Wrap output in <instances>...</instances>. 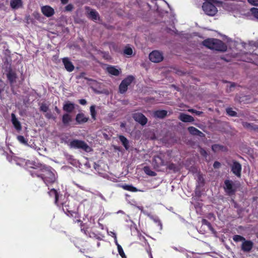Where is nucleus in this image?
Listing matches in <instances>:
<instances>
[{
    "mask_svg": "<svg viewBox=\"0 0 258 258\" xmlns=\"http://www.w3.org/2000/svg\"><path fill=\"white\" fill-rule=\"evenodd\" d=\"M41 171L42 172L41 174H38L36 170L30 171V173L33 177L36 176L40 177L47 186L49 184H52L56 181L57 174L53 168L50 167L44 166L41 169Z\"/></svg>",
    "mask_w": 258,
    "mask_h": 258,
    "instance_id": "obj_1",
    "label": "nucleus"
},
{
    "mask_svg": "<svg viewBox=\"0 0 258 258\" xmlns=\"http://www.w3.org/2000/svg\"><path fill=\"white\" fill-rule=\"evenodd\" d=\"M203 44L206 47L213 50L225 51L227 45L221 40L214 38H209L203 41Z\"/></svg>",
    "mask_w": 258,
    "mask_h": 258,
    "instance_id": "obj_2",
    "label": "nucleus"
},
{
    "mask_svg": "<svg viewBox=\"0 0 258 258\" xmlns=\"http://www.w3.org/2000/svg\"><path fill=\"white\" fill-rule=\"evenodd\" d=\"M69 146L71 148L80 149L86 152L92 151L91 148L82 140H74L70 143Z\"/></svg>",
    "mask_w": 258,
    "mask_h": 258,
    "instance_id": "obj_3",
    "label": "nucleus"
},
{
    "mask_svg": "<svg viewBox=\"0 0 258 258\" xmlns=\"http://www.w3.org/2000/svg\"><path fill=\"white\" fill-rule=\"evenodd\" d=\"M62 209L64 213L68 216H73L76 214L77 208L73 205L72 203L66 201L62 204Z\"/></svg>",
    "mask_w": 258,
    "mask_h": 258,
    "instance_id": "obj_4",
    "label": "nucleus"
},
{
    "mask_svg": "<svg viewBox=\"0 0 258 258\" xmlns=\"http://www.w3.org/2000/svg\"><path fill=\"white\" fill-rule=\"evenodd\" d=\"M203 10L205 13L209 16H214L217 12L216 7L209 2L204 3L202 6Z\"/></svg>",
    "mask_w": 258,
    "mask_h": 258,
    "instance_id": "obj_5",
    "label": "nucleus"
},
{
    "mask_svg": "<svg viewBox=\"0 0 258 258\" xmlns=\"http://www.w3.org/2000/svg\"><path fill=\"white\" fill-rule=\"evenodd\" d=\"M134 79V78L132 76H129L123 80L119 86V92L121 94L125 93Z\"/></svg>",
    "mask_w": 258,
    "mask_h": 258,
    "instance_id": "obj_6",
    "label": "nucleus"
},
{
    "mask_svg": "<svg viewBox=\"0 0 258 258\" xmlns=\"http://www.w3.org/2000/svg\"><path fill=\"white\" fill-rule=\"evenodd\" d=\"M224 189L228 195H233L236 190L234 183L230 180H226L224 181Z\"/></svg>",
    "mask_w": 258,
    "mask_h": 258,
    "instance_id": "obj_7",
    "label": "nucleus"
},
{
    "mask_svg": "<svg viewBox=\"0 0 258 258\" xmlns=\"http://www.w3.org/2000/svg\"><path fill=\"white\" fill-rule=\"evenodd\" d=\"M13 160L14 163L21 166L26 165L27 167H30L33 169H35V166H36V165L32 164L29 161H27L24 159L20 158L16 156L14 157Z\"/></svg>",
    "mask_w": 258,
    "mask_h": 258,
    "instance_id": "obj_8",
    "label": "nucleus"
},
{
    "mask_svg": "<svg viewBox=\"0 0 258 258\" xmlns=\"http://www.w3.org/2000/svg\"><path fill=\"white\" fill-rule=\"evenodd\" d=\"M163 57L162 54L157 50L153 51L149 54L150 60L154 62H159L163 60Z\"/></svg>",
    "mask_w": 258,
    "mask_h": 258,
    "instance_id": "obj_9",
    "label": "nucleus"
},
{
    "mask_svg": "<svg viewBox=\"0 0 258 258\" xmlns=\"http://www.w3.org/2000/svg\"><path fill=\"white\" fill-rule=\"evenodd\" d=\"M231 171L234 174L238 177L241 176V172L242 169L241 165L236 161H233L231 165Z\"/></svg>",
    "mask_w": 258,
    "mask_h": 258,
    "instance_id": "obj_10",
    "label": "nucleus"
},
{
    "mask_svg": "<svg viewBox=\"0 0 258 258\" xmlns=\"http://www.w3.org/2000/svg\"><path fill=\"white\" fill-rule=\"evenodd\" d=\"M133 117L135 120L142 125H145L148 121L146 116L141 113L136 112L133 114Z\"/></svg>",
    "mask_w": 258,
    "mask_h": 258,
    "instance_id": "obj_11",
    "label": "nucleus"
},
{
    "mask_svg": "<svg viewBox=\"0 0 258 258\" xmlns=\"http://www.w3.org/2000/svg\"><path fill=\"white\" fill-rule=\"evenodd\" d=\"M153 164L155 168H158L164 165V161L162 158V155L160 154L154 157Z\"/></svg>",
    "mask_w": 258,
    "mask_h": 258,
    "instance_id": "obj_12",
    "label": "nucleus"
},
{
    "mask_svg": "<svg viewBox=\"0 0 258 258\" xmlns=\"http://www.w3.org/2000/svg\"><path fill=\"white\" fill-rule=\"evenodd\" d=\"M62 62L67 71L71 72L74 70L73 64L68 57L63 58L62 59Z\"/></svg>",
    "mask_w": 258,
    "mask_h": 258,
    "instance_id": "obj_13",
    "label": "nucleus"
},
{
    "mask_svg": "<svg viewBox=\"0 0 258 258\" xmlns=\"http://www.w3.org/2000/svg\"><path fill=\"white\" fill-rule=\"evenodd\" d=\"M42 13L46 17H49L52 16L54 13V10L48 6H43L41 8Z\"/></svg>",
    "mask_w": 258,
    "mask_h": 258,
    "instance_id": "obj_14",
    "label": "nucleus"
},
{
    "mask_svg": "<svg viewBox=\"0 0 258 258\" xmlns=\"http://www.w3.org/2000/svg\"><path fill=\"white\" fill-rule=\"evenodd\" d=\"M62 108L64 111L71 113L75 109V104L68 101L64 102Z\"/></svg>",
    "mask_w": 258,
    "mask_h": 258,
    "instance_id": "obj_15",
    "label": "nucleus"
},
{
    "mask_svg": "<svg viewBox=\"0 0 258 258\" xmlns=\"http://www.w3.org/2000/svg\"><path fill=\"white\" fill-rule=\"evenodd\" d=\"M253 246V243L250 240H245L242 242L241 248L242 250L245 252L250 251Z\"/></svg>",
    "mask_w": 258,
    "mask_h": 258,
    "instance_id": "obj_16",
    "label": "nucleus"
},
{
    "mask_svg": "<svg viewBox=\"0 0 258 258\" xmlns=\"http://www.w3.org/2000/svg\"><path fill=\"white\" fill-rule=\"evenodd\" d=\"M107 72L110 75L118 76L120 72V69H117L115 67L112 66H108L106 68Z\"/></svg>",
    "mask_w": 258,
    "mask_h": 258,
    "instance_id": "obj_17",
    "label": "nucleus"
},
{
    "mask_svg": "<svg viewBox=\"0 0 258 258\" xmlns=\"http://www.w3.org/2000/svg\"><path fill=\"white\" fill-rule=\"evenodd\" d=\"M178 118L181 121L184 122H191L194 121L192 116L183 113H180Z\"/></svg>",
    "mask_w": 258,
    "mask_h": 258,
    "instance_id": "obj_18",
    "label": "nucleus"
},
{
    "mask_svg": "<svg viewBox=\"0 0 258 258\" xmlns=\"http://www.w3.org/2000/svg\"><path fill=\"white\" fill-rule=\"evenodd\" d=\"M89 118L86 117L83 113H78L76 117V120L78 124L86 122Z\"/></svg>",
    "mask_w": 258,
    "mask_h": 258,
    "instance_id": "obj_19",
    "label": "nucleus"
},
{
    "mask_svg": "<svg viewBox=\"0 0 258 258\" xmlns=\"http://www.w3.org/2000/svg\"><path fill=\"white\" fill-rule=\"evenodd\" d=\"M12 117V122L13 124L14 125L15 128L17 131H21L22 129L21 124L20 122V121L17 119L16 118L15 114L12 113L11 115Z\"/></svg>",
    "mask_w": 258,
    "mask_h": 258,
    "instance_id": "obj_20",
    "label": "nucleus"
},
{
    "mask_svg": "<svg viewBox=\"0 0 258 258\" xmlns=\"http://www.w3.org/2000/svg\"><path fill=\"white\" fill-rule=\"evenodd\" d=\"M7 77L10 82L12 84L13 83L16 79V74L13 72L12 69L9 68L8 73L7 74Z\"/></svg>",
    "mask_w": 258,
    "mask_h": 258,
    "instance_id": "obj_21",
    "label": "nucleus"
},
{
    "mask_svg": "<svg viewBox=\"0 0 258 258\" xmlns=\"http://www.w3.org/2000/svg\"><path fill=\"white\" fill-rule=\"evenodd\" d=\"M22 0H11L10 6L13 9H18L22 6Z\"/></svg>",
    "mask_w": 258,
    "mask_h": 258,
    "instance_id": "obj_22",
    "label": "nucleus"
},
{
    "mask_svg": "<svg viewBox=\"0 0 258 258\" xmlns=\"http://www.w3.org/2000/svg\"><path fill=\"white\" fill-rule=\"evenodd\" d=\"M188 131L190 134L193 135H198L200 137H202L204 135L202 132L194 126L189 127L188 128Z\"/></svg>",
    "mask_w": 258,
    "mask_h": 258,
    "instance_id": "obj_23",
    "label": "nucleus"
},
{
    "mask_svg": "<svg viewBox=\"0 0 258 258\" xmlns=\"http://www.w3.org/2000/svg\"><path fill=\"white\" fill-rule=\"evenodd\" d=\"M72 120V116L69 113H64L62 117V122L64 125H68Z\"/></svg>",
    "mask_w": 258,
    "mask_h": 258,
    "instance_id": "obj_24",
    "label": "nucleus"
},
{
    "mask_svg": "<svg viewBox=\"0 0 258 258\" xmlns=\"http://www.w3.org/2000/svg\"><path fill=\"white\" fill-rule=\"evenodd\" d=\"M167 112L164 110H160L156 111L154 112V115L157 118H162L165 117Z\"/></svg>",
    "mask_w": 258,
    "mask_h": 258,
    "instance_id": "obj_25",
    "label": "nucleus"
},
{
    "mask_svg": "<svg viewBox=\"0 0 258 258\" xmlns=\"http://www.w3.org/2000/svg\"><path fill=\"white\" fill-rule=\"evenodd\" d=\"M119 139L120 142H121L122 144L124 146V147L125 148L126 150L128 149L129 148V145H128V140L123 136L120 135L119 136Z\"/></svg>",
    "mask_w": 258,
    "mask_h": 258,
    "instance_id": "obj_26",
    "label": "nucleus"
},
{
    "mask_svg": "<svg viewBox=\"0 0 258 258\" xmlns=\"http://www.w3.org/2000/svg\"><path fill=\"white\" fill-rule=\"evenodd\" d=\"M121 186L124 190L132 192H137L138 191H141L140 190L138 189L136 187L133 186L132 185L124 184L121 185Z\"/></svg>",
    "mask_w": 258,
    "mask_h": 258,
    "instance_id": "obj_27",
    "label": "nucleus"
},
{
    "mask_svg": "<svg viewBox=\"0 0 258 258\" xmlns=\"http://www.w3.org/2000/svg\"><path fill=\"white\" fill-rule=\"evenodd\" d=\"M48 194L50 196L53 197L55 198V204H57L58 195L57 191L55 189L52 188L49 191Z\"/></svg>",
    "mask_w": 258,
    "mask_h": 258,
    "instance_id": "obj_28",
    "label": "nucleus"
},
{
    "mask_svg": "<svg viewBox=\"0 0 258 258\" xmlns=\"http://www.w3.org/2000/svg\"><path fill=\"white\" fill-rule=\"evenodd\" d=\"M88 15L89 18L93 20H97L99 18L98 13L94 10L90 11L88 14Z\"/></svg>",
    "mask_w": 258,
    "mask_h": 258,
    "instance_id": "obj_29",
    "label": "nucleus"
},
{
    "mask_svg": "<svg viewBox=\"0 0 258 258\" xmlns=\"http://www.w3.org/2000/svg\"><path fill=\"white\" fill-rule=\"evenodd\" d=\"M212 149L214 152H216L219 151H225V148L223 146L215 144L212 146Z\"/></svg>",
    "mask_w": 258,
    "mask_h": 258,
    "instance_id": "obj_30",
    "label": "nucleus"
},
{
    "mask_svg": "<svg viewBox=\"0 0 258 258\" xmlns=\"http://www.w3.org/2000/svg\"><path fill=\"white\" fill-rule=\"evenodd\" d=\"M30 143V142L29 143ZM27 146L30 147L31 148L36 150L39 155H41V151L43 150L42 148H40V147H38L34 143H32V144H28Z\"/></svg>",
    "mask_w": 258,
    "mask_h": 258,
    "instance_id": "obj_31",
    "label": "nucleus"
},
{
    "mask_svg": "<svg viewBox=\"0 0 258 258\" xmlns=\"http://www.w3.org/2000/svg\"><path fill=\"white\" fill-rule=\"evenodd\" d=\"M145 172L148 175L154 176L156 175L154 171H152L149 167H145L144 168Z\"/></svg>",
    "mask_w": 258,
    "mask_h": 258,
    "instance_id": "obj_32",
    "label": "nucleus"
},
{
    "mask_svg": "<svg viewBox=\"0 0 258 258\" xmlns=\"http://www.w3.org/2000/svg\"><path fill=\"white\" fill-rule=\"evenodd\" d=\"M146 215L148 216L151 220L154 221L155 223H158L159 225H161L160 221L158 217L151 215L149 213L147 214Z\"/></svg>",
    "mask_w": 258,
    "mask_h": 258,
    "instance_id": "obj_33",
    "label": "nucleus"
},
{
    "mask_svg": "<svg viewBox=\"0 0 258 258\" xmlns=\"http://www.w3.org/2000/svg\"><path fill=\"white\" fill-rule=\"evenodd\" d=\"M74 184L77 186L78 187V188H79L80 189L82 190H84L86 192H91L90 190V189L88 187H86V186H83V185H81L75 182H73Z\"/></svg>",
    "mask_w": 258,
    "mask_h": 258,
    "instance_id": "obj_34",
    "label": "nucleus"
},
{
    "mask_svg": "<svg viewBox=\"0 0 258 258\" xmlns=\"http://www.w3.org/2000/svg\"><path fill=\"white\" fill-rule=\"evenodd\" d=\"M197 181L199 186L203 185L204 182V179L203 176L200 173L197 174Z\"/></svg>",
    "mask_w": 258,
    "mask_h": 258,
    "instance_id": "obj_35",
    "label": "nucleus"
},
{
    "mask_svg": "<svg viewBox=\"0 0 258 258\" xmlns=\"http://www.w3.org/2000/svg\"><path fill=\"white\" fill-rule=\"evenodd\" d=\"M17 140L21 144L27 146V145H28L27 141L25 139V138L23 136H17Z\"/></svg>",
    "mask_w": 258,
    "mask_h": 258,
    "instance_id": "obj_36",
    "label": "nucleus"
},
{
    "mask_svg": "<svg viewBox=\"0 0 258 258\" xmlns=\"http://www.w3.org/2000/svg\"><path fill=\"white\" fill-rule=\"evenodd\" d=\"M48 106L45 103H41L40 106V110L44 112H47L48 111Z\"/></svg>",
    "mask_w": 258,
    "mask_h": 258,
    "instance_id": "obj_37",
    "label": "nucleus"
},
{
    "mask_svg": "<svg viewBox=\"0 0 258 258\" xmlns=\"http://www.w3.org/2000/svg\"><path fill=\"white\" fill-rule=\"evenodd\" d=\"M233 239L235 242H239V241H244L245 240V238L240 235H235L233 237Z\"/></svg>",
    "mask_w": 258,
    "mask_h": 258,
    "instance_id": "obj_38",
    "label": "nucleus"
},
{
    "mask_svg": "<svg viewBox=\"0 0 258 258\" xmlns=\"http://www.w3.org/2000/svg\"><path fill=\"white\" fill-rule=\"evenodd\" d=\"M90 112H91V115L92 116V117L94 119H96L95 116H96V111H95V106L94 105H92L90 107Z\"/></svg>",
    "mask_w": 258,
    "mask_h": 258,
    "instance_id": "obj_39",
    "label": "nucleus"
},
{
    "mask_svg": "<svg viewBox=\"0 0 258 258\" xmlns=\"http://www.w3.org/2000/svg\"><path fill=\"white\" fill-rule=\"evenodd\" d=\"M118 252L119 254V255L122 257V258H126L125 254L123 250V249L121 245H118L117 247Z\"/></svg>",
    "mask_w": 258,
    "mask_h": 258,
    "instance_id": "obj_40",
    "label": "nucleus"
},
{
    "mask_svg": "<svg viewBox=\"0 0 258 258\" xmlns=\"http://www.w3.org/2000/svg\"><path fill=\"white\" fill-rule=\"evenodd\" d=\"M250 11L254 17L258 20V8H251Z\"/></svg>",
    "mask_w": 258,
    "mask_h": 258,
    "instance_id": "obj_41",
    "label": "nucleus"
},
{
    "mask_svg": "<svg viewBox=\"0 0 258 258\" xmlns=\"http://www.w3.org/2000/svg\"><path fill=\"white\" fill-rule=\"evenodd\" d=\"M227 113L231 116H234L236 115V112L232 110L231 108H228L226 109Z\"/></svg>",
    "mask_w": 258,
    "mask_h": 258,
    "instance_id": "obj_42",
    "label": "nucleus"
},
{
    "mask_svg": "<svg viewBox=\"0 0 258 258\" xmlns=\"http://www.w3.org/2000/svg\"><path fill=\"white\" fill-rule=\"evenodd\" d=\"M123 52L125 54L131 55L133 53V49L131 47H125Z\"/></svg>",
    "mask_w": 258,
    "mask_h": 258,
    "instance_id": "obj_43",
    "label": "nucleus"
},
{
    "mask_svg": "<svg viewBox=\"0 0 258 258\" xmlns=\"http://www.w3.org/2000/svg\"><path fill=\"white\" fill-rule=\"evenodd\" d=\"M188 111L191 113H194L197 115H201L203 113L202 111H197L193 109H189L188 110Z\"/></svg>",
    "mask_w": 258,
    "mask_h": 258,
    "instance_id": "obj_44",
    "label": "nucleus"
},
{
    "mask_svg": "<svg viewBox=\"0 0 258 258\" xmlns=\"http://www.w3.org/2000/svg\"><path fill=\"white\" fill-rule=\"evenodd\" d=\"M202 224L206 225L208 226V227L211 229H212V226L210 222H209L206 219H203L202 220Z\"/></svg>",
    "mask_w": 258,
    "mask_h": 258,
    "instance_id": "obj_45",
    "label": "nucleus"
},
{
    "mask_svg": "<svg viewBox=\"0 0 258 258\" xmlns=\"http://www.w3.org/2000/svg\"><path fill=\"white\" fill-rule=\"evenodd\" d=\"M45 117L48 119H54L55 118L53 116L51 112H47L45 114Z\"/></svg>",
    "mask_w": 258,
    "mask_h": 258,
    "instance_id": "obj_46",
    "label": "nucleus"
},
{
    "mask_svg": "<svg viewBox=\"0 0 258 258\" xmlns=\"http://www.w3.org/2000/svg\"><path fill=\"white\" fill-rule=\"evenodd\" d=\"M248 3L252 5L258 6V0H247Z\"/></svg>",
    "mask_w": 258,
    "mask_h": 258,
    "instance_id": "obj_47",
    "label": "nucleus"
},
{
    "mask_svg": "<svg viewBox=\"0 0 258 258\" xmlns=\"http://www.w3.org/2000/svg\"><path fill=\"white\" fill-rule=\"evenodd\" d=\"M137 208L140 210L144 214L147 215V214H148V213L144 210V208L142 206H137Z\"/></svg>",
    "mask_w": 258,
    "mask_h": 258,
    "instance_id": "obj_48",
    "label": "nucleus"
},
{
    "mask_svg": "<svg viewBox=\"0 0 258 258\" xmlns=\"http://www.w3.org/2000/svg\"><path fill=\"white\" fill-rule=\"evenodd\" d=\"M14 156V155H9L7 156V158L9 162L14 163L13 158Z\"/></svg>",
    "mask_w": 258,
    "mask_h": 258,
    "instance_id": "obj_49",
    "label": "nucleus"
},
{
    "mask_svg": "<svg viewBox=\"0 0 258 258\" xmlns=\"http://www.w3.org/2000/svg\"><path fill=\"white\" fill-rule=\"evenodd\" d=\"M242 125L246 128H250L251 126V125L247 122H243Z\"/></svg>",
    "mask_w": 258,
    "mask_h": 258,
    "instance_id": "obj_50",
    "label": "nucleus"
},
{
    "mask_svg": "<svg viewBox=\"0 0 258 258\" xmlns=\"http://www.w3.org/2000/svg\"><path fill=\"white\" fill-rule=\"evenodd\" d=\"M168 168L170 169L173 170L174 171L176 170L175 165L174 164H169L168 166Z\"/></svg>",
    "mask_w": 258,
    "mask_h": 258,
    "instance_id": "obj_51",
    "label": "nucleus"
},
{
    "mask_svg": "<svg viewBox=\"0 0 258 258\" xmlns=\"http://www.w3.org/2000/svg\"><path fill=\"white\" fill-rule=\"evenodd\" d=\"M113 238L114 239V242H115V244L116 245L117 247H118V245H120L117 242L116 235L115 233H113Z\"/></svg>",
    "mask_w": 258,
    "mask_h": 258,
    "instance_id": "obj_52",
    "label": "nucleus"
},
{
    "mask_svg": "<svg viewBox=\"0 0 258 258\" xmlns=\"http://www.w3.org/2000/svg\"><path fill=\"white\" fill-rule=\"evenodd\" d=\"M213 166L215 168H218L220 166V163L218 161H215L213 164Z\"/></svg>",
    "mask_w": 258,
    "mask_h": 258,
    "instance_id": "obj_53",
    "label": "nucleus"
},
{
    "mask_svg": "<svg viewBox=\"0 0 258 258\" xmlns=\"http://www.w3.org/2000/svg\"><path fill=\"white\" fill-rule=\"evenodd\" d=\"M73 7L72 5H68L66 7V10L68 11H71L72 10Z\"/></svg>",
    "mask_w": 258,
    "mask_h": 258,
    "instance_id": "obj_54",
    "label": "nucleus"
},
{
    "mask_svg": "<svg viewBox=\"0 0 258 258\" xmlns=\"http://www.w3.org/2000/svg\"><path fill=\"white\" fill-rule=\"evenodd\" d=\"M200 153L201 155H202L204 157H206L207 155V153L206 152V151L205 150L202 149H201L200 150Z\"/></svg>",
    "mask_w": 258,
    "mask_h": 258,
    "instance_id": "obj_55",
    "label": "nucleus"
},
{
    "mask_svg": "<svg viewBox=\"0 0 258 258\" xmlns=\"http://www.w3.org/2000/svg\"><path fill=\"white\" fill-rule=\"evenodd\" d=\"M89 236L91 238L98 239V237L94 233H90Z\"/></svg>",
    "mask_w": 258,
    "mask_h": 258,
    "instance_id": "obj_56",
    "label": "nucleus"
},
{
    "mask_svg": "<svg viewBox=\"0 0 258 258\" xmlns=\"http://www.w3.org/2000/svg\"><path fill=\"white\" fill-rule=\"evenodd\" d=\"M79 103L81 104L84 105L86 104L87 101L85 99H82L79 100Z\"/></svg>",
    "mask_w": 258,
    "mask_h": 258,
    "instance_id": "obj_57",
    "label": "nucleus"
},
{
    "mask_svg": "<svg viewBox=\"0 0 258 258\" xmlns=\"http://www.w3.org/2000/svg\"><path fill=\"white\" fill-rule=\"evenodd\" d=\"M97 195L100 197L102 200H104V201H105V198H104V197L100 192H98Z\"/></svg>",
    "mask_w": 258,
    "mask_h": 258,
    "instance_id": "obj_58",
    "label": "nucleus"
},
{
    "mask_svg": "<svg viewBox=\"0 0 258 258\" xmlns=\"http://www.w3.org/2000/svg\"><path fill=\"white\" fill-rule=\"evenodd\" d=\"M85 75V74L84 73H82L80 74V75L77 78H84Z\"/></svg>",
    "mask_w": 258,
    "mask_h": 258,
    "instance_id": "obj_59",
    "label": "nucleus"
},
{
    "mask_svg": "<svg viewBox=\"0 0 258 258\" xmlns=\"http://www.w3.org/2000/svg\"><path fill=\"white\" fill-rule=\"evenodd\" d=\"M54 109L57 113H60V110L58 109V108L57 106H55L54 107Z\"/></svg>",
    "mask_w": 258,
    "mask_h": 258,
    "instance_id": "obj_60",
    "label": "nucleus"
},
{
    "mask_svg": "<svg viewBox=\"0 0 258 258\" xmlns=\"http://www.w3.org/2000/svg\"><path fill=\"white\" fill-rule=\"evenodd\" d=\"M126 123L125 122H121L120 123V127L123 128L125 126Z\"/></svg>",
    "mask_w": 258,
    "mask_h": 258,
    "instance_id": "obj_61",
    "label": "nucleus"
},
{
    "mask_svg": "<svg viewBox=\"0 0 258 258\" xmlns=\"http://www.w3.org/2000/svg\"><path fill=\"white\" fill-rule=\"evenodd\" d=\"M61 2L62 4H66L68 3V0H61Z\"/></svg>",
    "mask_w": 258,
    "mask_h": 258,
    "instance_id": "obj_62",
    "label": "nucleus"
},
{
    "mask_svg": "<svg viewBox=\"0 0 258 258\" xmlns=\"http://www.w3.org/2000/svg\"><path fill=\"white\" fill-rule=\"evenodd\" d=\"M117 213H122V214H123V213H124V212H123V211H121V210H119V211H118L117 212Z\"/></svg>",
    "mask_w": 258,
    "mask_h": 258,
    "instance_id": "obj_63",
    "label": "nucleus"
},
{
    "mask_svg": "<svg viewBox=\"0 0 258 258\" xmlns=\"http://www.w3.org/2000/svg\"><path fill=\"white\" fill-rule=\"evenodd\" d=\"M150 258H153V256H152V254L151 253H150Z\"/></svg>",
    "mask_w": 258,
    "mask_h": 258,
    "instance_id": "obj_64",
    "label": "nucleus"
}]
</instances>
